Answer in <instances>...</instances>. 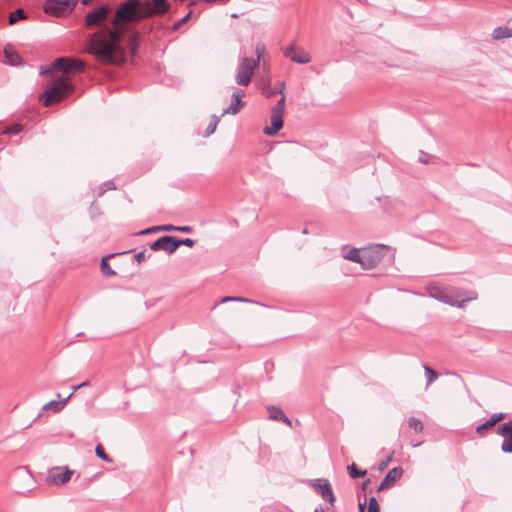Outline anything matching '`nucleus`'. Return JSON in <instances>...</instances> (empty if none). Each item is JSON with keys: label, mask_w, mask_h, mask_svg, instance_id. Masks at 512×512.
Here are the masks:
<instances>
[{"label": "nucleus", "mask_w": 512, "mask_h": 512, "mask_svg": "<svg viewBox=\"0 0 512 512\" xmlns=\"http://www.w3.org/2000/svg\"><path fill=\"white\" fill-rule=\"evenodd\" d=\"M84 50L105 65L118 66L139 56L143 34H88Z\"/></svg>", "instance_id": "1"}, {"label": "nucleus", "mask_w": 512, "mask_h": 512, "mask_svg": "<svg viewBox=\"0 0 512 512\" xmlns=\"http://www.w3.org/2000/svg\"><path fill=\"white\" fill-rule=\"evenodd\" d=\"M388 254L389 261L395 259V249L385 244H371L363 248L354 247V263H359L364 270L375 268Z\"/></svg>", "instance_id": "2"}, {"label": "nucleus", "mask_w": 512, "mask_h": 512, "mask_svg": "<svg viewBox=\"0 0 512 512\" xmlns=\"http://www.w3.org/2000/svg\"><path fill=\"white\" fill-rule=\"evenodd\" d=\"M73 89L72 83L67 78L58 76L54 79L53 85L40 95V100L44 106L48 107L64 99L73 92Z\"/></svg>", "instance_id": "3"}, {"label": "nucleus", "mask_w": 512, "mask_h": 512, "mask_svg": "<svg viewBox=\"0 0 512 512\" xmlns=\"http://www.w3.org/2000/svg\"><path fill=\"white\" fill-rule=\"evenodd\" d=\"M141 18L140 2L128 0L116 11L114 23L120 25L125 22H134Z\"/></svg>", "instance_id": "4"}, {"label": "nucleus", "mask_w": 512, "mask_h": 512, "mask_svg": "<svg viewBox=\"0 0 512 512\" xmlns=\"http://www.w3.org/2000/svg\"><path fill=\"white\" fill-rule=\"evenodd\" d=\"M259 66V60L252 57H244L237 67L236 83L240 86L250 84L255 69Z\"/></svg>", "instance_id": "5"}, {"label": "nucleus", "mask_w": 512, "mask_h": 512, "mask_svg": "<svg viewBox=\"0 0 512 512\" xmlns=\"http://www.w3.org/2000/svg\"><path fill=\"white\" fill-rule=\"evenodd\" d=\"M77 4V0H47L44 11L47 14L62 17L70 14Z\"/></svg>", "instance_id": "6"}, {"label": "nucleus", "mask_w": 512, "mask_h": 512, "mask_svg": "<svg viewBox=\"0 0 512 512\" xmlns=\"http://www.w3.org/2000/svg\"><path fill=\"white\" fill-rule=\"evenodd\" d=\"M307 483L312 487L322 499L330 504H333L336 500L332 485L326 478L309 479Z\"/></svg>", "instance_id": "7"}, {"label": "nucleus", "mask_w": 512, "mask_h": 512, "mask_svg": "<svg viewBox=\"0 0 512 512\" xmlns=\"http://www.w3.org/2000/svg\"><path fill=\"white\" fill-rule=\"evenodd\" d=\"M477 297L478 295L475 291H447L443 303L449 304L454 307L462 308L465 305V303L473 301L477 299Z\"/></svg>", "instance_id": "8"}, {"label": "nucleus", "mask_w": 512, "mask_h": 512, "mask_svg": "<svg viewBox=\"0 0 512 512\" xmlns=\"http://www.w3.org/2000/svg\"><path fill=\"white\" fill-rule=\"evenodd\" d=\"M285 58L290 61L303 65L311 62V56L303 48L297 46L295 43H290L281 48Z\"/></svg>", "instance_id": "9"}, {"label": "nucleus", "mask_w": 512, "mask_h": 512, "mask_svg": "<svg viewBox=\"0 0 512 512\" xmlns=\"http://www.w3.org/2000/svg\"><path fill=\"white\" fill-rule=\"evenodd\" d=\"M74 473L68 466H55L48 470L47 480L56 486L68 483Z\"/></svg>", "instance_id": "10"}, {"label": "nucleus", "mask_w": 512, "mask_h": 512, "mask_svg": "<svg viewBox=\"0 0 512 512\" xmlns=\"http://www.w3.org/2000/svg\"><path fill=\"white\" fill-rule=\"evenodd\" d=\"M156 232H180L185 234H191L194 232V228L189 225H174V224H162L145 228L136 233V235H148Z\"/></svg>", "instance_id": "11"}, {"label": "nucleus", "mask_w": 512, "mask_h": 512, "mask_svg": "<svg viewBox=\"0 0 512 512\" xmlns=\"http://www.w3.org/2000/svg\"><path fill=\"white\" fill-rule=\"evenodd\" d=\"M59 71L64 74L69 73V57L61 56L55 58L49 65H41L39 70L40 76H49L53 72Z\"/></svg>", "instance_id": "12"}, {"label": "nucleus", "mask_w": 512, "mask_h": 512, "mask_svg": "<svg viewBox=\"0 0 512 512\" xmlns=\"http://www.w3.org/2000/svg\"><path fill=\"white\" fill-rule=\"evenodd\" d=\"M148 246L152 251H165L170 255L177 251L175 236L173 235H163L155 241L150 242Z\"/></svg>", "instance_id": "13"}, {"label": "nucleus", "mask_w": 512, "mask_h": 512, "mask_svg": "<svg viewBox=\"0 0 512 512\" xmlns=\"http://www.w3.org/2000/svg\"><path fill=\"white\" fill-rule=\"evenodd\" d=\"M495 433L503 437L501 451L503 453L512 454V420L499 425L496 428Z\"/></svg>", "instance_id": "14"}, {"label": "nucleus", "mask_w": 512, "mask_h": 512, "mask_svg": "<svg viewBox=\"0 0 512 512\" xmlns=\"http://www.w3.org/2000/svg\"><path fill=\"white\" fill-rule=\"evenodd\" d=\"M244 96L245 92L242 89L234 91L231 96V103L227 108L224 109L222 115H236L246 105V101L242 100Z\"/></svg>", "instance_id": "15"}, {"label": "nucleus", "mask_w": 512, "mask_h": 512, "mask_svg": "<svg viewBox=\"0 0 512 512\" xmlns=\"http://www.w3.org/2000/svg\"><path fill=\"white\" fill-rule=\"evenodd\" d=\"M404 470L402 467H394L388 471L385 477L382 479L378 491H383L391 488L394 483L402 477Z\"/></svg>", "instance_id": "16"}, {"label": "nucleus", "mask_w": 512, "mask_h": 512, "mask_svg": "<svg viewBox=\"0 0 512 512\" xmlns=\"http://www.w3.org/2000/svg\"><path fill=\"white\" fill-rule=\"evenodd\" d=\"M4 64L18 67L24 64L22 57L19 53L13 48L11 44H7L4 48V60L2 61Z\"/></svg>", "instance_id": "17"}, {"label": "nucleus", "mask_w": 512, "mask_h": 512, "mask_svg": "<svg viewBox=\"0 0 512 512\" xmlns=\"http://www.w3.org/2000/svg\"><path fill=\"white\" fill-rule=\"evenodd\" d=\"M268 412V418L273 421L283 422L289 427H292V421L287 415L284 413L281 407L275 405H268L266 407Z\"/></svg>", "instance_id": "18"}, {"label": "nucleus", "mask_w": 512, "mask_h": 512, "mask_svg": "<svg viewBox=\"0 0 512 512\" xmlns=\"http://www.w3.org/2000/svg\"><path fill=\"white\" fill-rule=\"evenodd\" d=\"M284 120L282 115L271 113L270 126L263 129V133L267 136H276L283 128Z\"/></svg>", "instance_id": "19"}, {"label": "nucleus", "mask_w": 512, "mask_h": 512, "mask_svg": "<svg viewBox=\"0 0 512 512\" xmlns=\"http://www.w3.org/2000/svg\"><path fill=\"white\" fill-rule=\"evenodd\" d=\"M130 252H132V250L125 251L122 253H110V254L104 255L100 260V271L103 274V276L113 277L116 275V271L113 270L109 264L110 259L116 257L117 255L126 254V253H130Z\"/></svg>", "instance_id": "20"}, {"label": "nucleus", "mask_w": 512, "mask_h": 512, "mask_svg": "<svg viewBox=\"0 0 512 512\" xmlns=\"http://www.w3.org/2000/svg\"><path fill=\"white\" fill-rule=\"evenodd\" d=\"M109 12V8L106 6H101L94 11L90 12L86 16V25L88 27L97 25L101 22Z\"/></svg>", "instance_id": "21"}, {"label": "nucleus", "mask_w": 512, "mask_h": 512, "mask_svg": "<svg viewBox=\"0 0 512 512\" xmlns=\"http://www.w3.org/2000/svg\"><path fill=\"white\" fill-rule=\"evenodd\" d=\"M72 396L73 393H70L68 397L62 400H50L49 402L43 405L42 410L52 411L53 413H59L65 408L66 404L68 403Z\"/></svg>", "instance_id": "22"}, {"label": "nucleus", "mask_w": 512, "mask_h": 512, "mask_svg": "<svg viewBox=\"0 0 512 512\" xmlns=\"http://www.w3.org/2000/svg\"><path fill=\"white\" fill-rule=\"evenodd\" d=\"M226 302L253 303V304H258V305L265 306L264 304H262V303H260L258 301H255V300L243 297V296H224L213 306L212 309H214L217 305L223 304V303H226Z\"/></svg>", "instance_id": "23"}, {"label": "nucleus", "mask_w": 512, "mask_h": 512, "mask_svg": "<svg viewBox=\"0 0 512 512\" xmlns=\"http://www.w3.org/2000/svg\"><path fill=\"white\" fill-rule=\"evenodd\" d=\"M86 69L87 63L84 60L76 57H69V73H82L85 72Z\"/></svg>", "instance_id": "24"}, {"label": "nucleus", "mask_w": 512, "mask_h": 512, "mask_svg": "<svg viewBox=\"0 0 512 512\" xmlns=\"http://www.w3.org/2000/svg\"><path fill=\"white\" fill-rule=\"evenodd\" d=\"M169 10L166 0H152L151 14H164Z\"/></svg>", "instance_id": "25"}, {"label": "nucleus", "mask_w": 512, "mask_h": 512, "mask_svg": "<svg viewBox=\"0 0 512 512\" xmlns=\"http://www.w3.org/2000/svg\"><path fill=\"white\" fill-rule=\"evenodd\" d=\"M286 88V84L284 81H277L273 88L270 89L269 93L267 94V97H272L275 95L280 94L281 97L285 96L284 91Z\"/></svg>", "instance_id": "26"}, {"label": "nucleus", "mask_w": 512, "mask_h": 512, "mask_svg": "<svg viewBox=\"0 0 512 512\" xmlns=\"http://www.w3.org/2000/svg\"><path fill=\"white\" fill-rule=\"evenodd\" d=\"M95 454L98 458H100L102 461L106 463H112L113 459L109 454L106 453L103 445L101 443H98L95 447Z\"/></svg>", "instance_id": "27"}, {"label": "nucleus", "mask_w": 512, "mask_h": 512, "mask_svg": "<svg viewBox=\"0 0 512 512\" xmlns=\"http://www.w3.org/2000/svg\"><path fill=\"white\" fill-rule=\"evenodd\" d=\"M423 369H424L425 376L427 379L426 386H429L432 382H434L438 378L439 374L435 370H433L431 367H429L428 365H423Z\"/></svg>", "instance_id": "28"}, {"label": "nucleus", "mask_w": 512, "mask_h": 512, "mask_svg": "<svg viewBox=\"0 0 512 512\" xmlns=\"http://www.w3.org/2000/svg\"><path fill=\"white\" fill-rule=\"evenodd\" d=\"M23 130V125L20 124V123H13L9 126H7L3 133L4 134H7V135H18L22 132Z\"/></svg>", "instance_id": "29"}, {"label": "nucleus", "mask_w": 512, "mask_h": 512, "mask_svg": "<svg viewBox=\"0 0 512 512\" xmlns=\"http://www.w3.org/2000/svg\"><path fill=\"white\" fill-rule=\"evenodd\" d=\"M286 97H281L272 108L273 114L284 115Z\"/></svg>", "instance_id": "30"}, {"label": "nucleus", "mask_w": 512, "mask_h": 512, "mask_svg": "<svg viewBox=\"0 0 512 512\" xmlns=\"http://www.w3.org/2000/svg\"><path fill=\"white\" fill-rule=\"evenodd\" d=\"M176 248L178 249L181 245L192 248L196 244V240L192 238H178L175 236Z\"/></svg>", "instance_id": "31"}, {"label": "nucleus", "mask_w": 512, "mask_h": 512, "mask_svg": "<svg viewBox=\"0 0 512 512\" xmlns=\"http://www.w3.org/2000/svg\"><path fill=\"white\" fill-rule=\"evenodd\" d=\"M408 426L415 430V432H421L424 428L423 423L416 417H410L408 419Z\"/></svg>", "instance_id": "32"}, {"label": "nucleus", "mask_w": 512, "mask_h": 512, "mask_svg": "<svg viewBox=\"0 0 512 512\" xmlns=\"http://www.w3.org/2000/svg\"><path fill=\"white\" fill-rule=\"evenodd\" d=\"M447 291H443V290H440V289H431L429 290V296L433 299H436L440 302L443 303V300H445V295H446Z\"/></svg>", "instance_id": "33"}, {"label": "nucleus", "mask_w": 512, "mask_h": 512, "mask_svg": "<svg viewBox=\"0 0 512 512\" xmlns=\"http://www.w3.org/2000/svg\"><path fill=\"white\" fill-rule=\"evenodd\" d=\"M491 428H493L492 424L486 420L484 423L476 427V433L480 436H484L486 435V432Z\"/></svg>", "instance_id": "34"}, {"label": "nucleus", "mask_w": 512, "mask_h": 512, "mask_svg": "<svg viewBox=\"0 0 512 512\" xmlns=\"http://www.w3.org/2000/svg\"><path fill=\"white\" fill-rule=\"evenodd\" d=\"M25 17V13L23 9H18L14 13H11L9 16V23L14 24L18 20L23 19Z\"/></svg>", "instance_id": "35"}, {"label": "nucleus", "mask_w": 512, "mask_h": 512, "mask_svg": "<svg viewBox=\"0 0 512 512\" xmlns=\"http://www.w3.org/2000/svg\"><path fill=\"white\" fill-rule=\"evenodd\" d=\"M114 189H116L114 181L107 180L102 184L100 191L98 193V196H102L106 191L114 190Z\"/></svg>", "instance_id": "36"}, {"label": "nucleus", "mask_w": 512, "mask_h": 512, "mask_svg": "<svg viewBox=\"0 0 512 512\" xmlns=\"http://www.w3.org/2000/svg\"><path fill=\"white\" fill-rule=\"evenodd\" d=\"M380 507L375 497H370L368 500L367 512H379Z\"/></svg>", "instance_id": "37"}, {"label": "nucleus", "mask_w": 512, "mask_h": 512, "mask_svg": "<svg viewBox=\"0 0 512 512\" xmlns=\"http://www.w3.org/2000/svg\"><path fill=\"white\" fill-rule=\"evenodd\" d=\"M101 214L99 206L93 201L89 207V215L91 219L97 218Z\"/></svg>", "instance_id": "38"}, {"label": "nucleus", "mask_w": 512, "mask_h": 512, "mask_svg": "<svg viewBox=\"0 0 512 512\" xmlns=\"http://www.w3.org/2000/svg\"><path fill=\"white\" fill-rule=\"evenodd\" d=\"M147 250L146 248H143L141 251L137 252L135 255H134V259L138 262V263H142L144 262L146 259L150 258L151 257V254H146Z\"/></svg>", "instance_id": "39"}, {"label": "nucleus", "mask_w": 512, "mask_h": 512, "mask_svg": "<svg viewBox=\"0 0 512 512\" xmlns=\"http://www.w3.org/2000/svg\"><path fill=\"white\" fill-rule=\"evenodd\" d=\"M342 257L348 261H352V246L345 244L342 246Z\"/></svg>", "instance_id": "40"}, {"label": "nucleus", "mask_w": 512, "mask_h": 512, "mask_svg": "<svg viewBox=\"0 0 512 512\" xmlns=\"http://www.w3.org/2000/svg\"><path fill=\"white\" fill-rule=\"evenodd\" d=\"M91 386V382L89 380H85L77 385H72L71 386V389H72V392L71 393H75L76 391H78L79 389L81 388H84V387H89Z\"/></svg>", "instance_id": "41"}, {"label": "nucleus", "mask_w": 512, "mask_h": 512, "mask_svg": "<svg viewBox=\"0 0 512 512\" xmlns=\"http://www.w3.org/2000/svg\"><path fill=\"white\" fill-rule=\"evenodd\" d=\"M216 128H217V126L215 124L209 123L208 126L206 127L204 133H203V137L206 138V137H209L212 134H214V132L216 131Z\"/></svg>", "instance_id": "42"}, {"label": "nucleus", "mask_w": 512, "mask_h": 512, "mask_svg": "<svg viewBox=\"0 0 512 512\" xmlns=\"http://www.w3.org/2000/svg\"><path fill=\"white\" fill-rule=\"evenodd\" d=\"M255 52H256V55H257V58L259 61L261 59V57L264 55L265 53V45L264 44H261V43H258L256 45V49H255Z\"/></svg>", "instance_id": "43"}, {"label": "nucleus", "mask_w": 512, "mask_h": 512, "mask_svg": "<svg viewBox=\"0 0 512 512\" xmlns=\"http://www.w3.org/2000/svg\"><path fill=\"white\" fill-rule=\"evenodd\" d=\"M274 362L272 360H266L264 362V369L267 373H270L271 371L274 370Z\"/></svg>", "instance_id": "44"}, {"label": "nucleus", "mask_w": 512, "mask_h": 512, "mask_svg": "<svg viewBox=\"0 0 512 512\" xmlns=\"http://www.w3.org/2000/svg\"><path fill=\"white\" fill-rule=\"evenodd\" d=\"M366 470H360L354 464V478L363 477L366 475Z\"/></svg>", "instance_id": "45"}, {"label": "nucleus", "mask_w": 512, "mask_h": 512, "mask_svg": "<svg viewBox=\"0 0 512 512\" xmlns=\"http://www.w3.org/2000/svg\"><path fill=\"white\" fill-rule=\"evenodd\" d=\"M392 459V455H389L385 458V460H383L380 465H379V469L380 470H383L387 467V465L389 464V462L391 461Z\"/></svg>", "instance_id": "46"}, {"label": "nucleus", "mask_w": 512, "mask_h": 512, "mask_svg": "<svg viewBox=\"0 0 512 512\" xmlns=\"http://www.w3.org/2000/svg\"><path fill=\"white\" fill-rule=\"evenodd\" d=\"M220 119H221V116H217L216 114H212L210 116V122L209 123L215 124L217 126L218 123L220 122Z\"/></svg>", "instance_id": "47"}, {"label": "nucleus", "mask_w": 512, "mask_h": 512, "mask_svg": "<svg viewBox=\"0 0 512 512\" xmlns=\"http://www.w3.org/2000/svg\"><path fill=\"white\" fill-rule=\"evenodd\" d=\"M358 499H359V502H358L359 512H365V507H366L367 499H365L364 502H361L360 501V495H358Z\"/></svg>", "instance_id": "48"}, {"label": "nucleus", "mask_w": 512, "mask_h": 512, "mask_svg": "<svg viewBox=\"0 0 512 512\" xmlns=\"http://www.w3.org/2000/svg\"><path fill=\"white\" fill-rule=\"evenodd\" d=\"M419 161L424 163V164H427L429 162V155L424 153V152H421V156L419 157Z\"/></svg>", "instance_id": "49"}, {"label": "nucleus", "mask_w": 512, "mask_h": 512, "mask_svg": "<svg viewBox=\"0 0 512 512\" xmlns=\"http://www.w3.org/2000/svg\"><path fill=\"white\" fill-rule=\"evenodd\" d=\"M509 37H512V34H493L494 40H500V39L509 38Z\"/></svg>", "instance_id": "50"}, {"label": "nucleus", "mask_w": 512, "mask_h": 512, "mask_svg": "<svg viewBox=\"0 0 512 512\" xmlns=\"http://www.w3.org/2000/svg\"><path fill=\"white\" fill-rule=\"evenodd\" d=\"M494 415L496 417L497 422L499 423L506 418L507 414L503 413V412H499V413H494Z\"/></svg>", "instance_id": "51"}, {"label": "nucleus", "mask_w": 512, "mask_h": 512, "mask_svg": "<svg viewBox=\"0 0 512 512\" xmlns=\"http://www.w3.org/2000/svg\"><path fill=\"white\" fill-rule=\"evenodd\" d=\"M192 12L189 11L182 19L178 20L180 22V24L182 25L183 23H185L191 16Z\"/></svg>", "instance_id": "52"}, {"label": "nucleus", "mask_w": 512, "mask_h": 512, "mask_svg": "<svg viewBox=\"0 0 512 512\" xmlns=\"http://www.w3.org/2000/svg\"><path fill=\"white\" fill-rule=\"evenodd\" d=\"M346 470L349 477L352 478V463H347Z\"/></svg>", "instance_id": "53"}, {"label": "nucleus", "mask_w": 512, "mask_h": 512, "mask_svg": "<svg viewBox=\"0 0 512 512\" xmlns=\"http://www.w3.org/2000/svg\"><path fill=\"white\" fill-rule=\"evenodd\" d=\"M493 32L500 33V32H509V31H508L507 28H504V27L500 26V27H496Z\"/></svg>", "instance_id": "54"}, {"label": "nucleus", "mask_w": 512, "mask_h": 512, "mask_svg": "<svg viewBox=\"0 0 512 512\" xmlns=\"http://www.w3.org/2000/svg\"><path fill=\"white\" fill-rule=\"evenodd\" d=\"M488 421L492 424L493 427L498 423L494 414L488 419Z\"/></svg>", "instance_id": "55"}, {"label": "nucleus", "mask_w": 512, "mask_h": 512, "mask_svg": "<svg viewBox=\"0 0 512 512\" xmlns=\"http://www.w3.org/2000/svg\"><path fill=\"white\" fill-rule=\"evenodd\" d=\"M181 24L179 21H176L173 26H172V29L175 31V30H178L180 28Z\"/></svg>", "instance_id": "56"}, {"label": "nucleus", "mask_w": 512, "mask_h": 512, "mask_svg": "<svg viewBox=\"0 0 512 512\" xmlns=\"http://www.w3.org/2000/svg\"><path fill=\"white\" fill-rule=\"evenodd\" d=\"M369 483H370V480H369V479H367V480L363 481L362 486H361V488H362V490H363V491H365V489H366V487H367V485H368Z\"/></svg>", "instance_id": "57"}, {"label": "nucleus", "mask_w": 512, "mask_h": 512, "mask_svg": "<svg viewBox=\"0 0 512 512\" xmlns=\"http://www.w3.org/2000/svg\"><path fill=\"white\" fill-rule=\"evenodd\" d=\"M314 512H324V509H323L322 505H319L318 507H316L314 509Z\"/></svg>", "instance_id": "58"}, {"label": "nucleus", "mask_w": 512, "mask_h": 512, "mask_svg": "<svg viewBox=\"0 0 512 512\" xmlns=\"http://www.w3.org/2000/svg\"><path fill=\"white\" fill-rule=\"evenodd\" d=\"M240 388L239 385H234L233 388H232V391L234 394H237L238 393V389Z\"/></svg>", "instance_id": "59"}, {"label": "nucleus", "mask_w": 512, "mask_h": 512, "mask_svg": "<svg viewBox=\"0 0 512 512\" xmlns=\"http://www.w3.org/2000/svg\"><path fill=\"white\" fill-rule=\"evenodd\" d=\"M343 273H344V275H346V276H350L351 274H350V272H349V267H347L346 269H343Z\"/></svg>", "instance_id": "60"}, {"label": "nucleus", "mask_w": 512, "mask_h": 512, "mask_svg": "<svg viewBox=\"0 0 512 512\" xmlns=\"http://www.w3.org/2000/svg\"><path fill=\"white\" fill-rule=\"evenodd\" d=\"M302 233H303V234H308V233H309L308 228H307V227L303 228Z\"/></svg>", "instance_id": "61"}]
</instances>
